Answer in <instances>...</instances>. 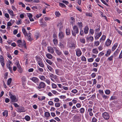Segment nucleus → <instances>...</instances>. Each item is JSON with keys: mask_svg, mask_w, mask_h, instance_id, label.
Returning a JSON list of instances; mask_svg holds the SVG:
<instances>
[{"mask_svg": "<svg viewBox=\"0 0 122 122\" xmlns=\"http://www.w3.org/2000/svg\"><path fill=\"white\" fill-rule=\"evenodd\" d=\"M73 31H72V35L75 36L76 34H78L79 33L78 29L76 25H74L73 27Z\"/></svg>", "mask_w": 122, "mask_h": 122, "instance_id": "1", "label": "nucleus"}, {"mask_svg": "<svg viewBox=\"0 0 122 122\" xmlns=\"http://www.w3.org/2000/svg\"><path fill=\"white\" fill-rule=\"evenodd\" d=\"M9 95L10 97L11 101L12 102H16L17 101V100L16 99V97L14 95L12 94L10 92H9Z\"/></svg>", "mask_w": 122, "mask_h": 122, "instance_id": "2", "label": "nucleus"}, {"mask_svg": "<svg viewBox=\"0 0 122 122\" xmlns=\"http://www.w3.org/2000/svg\"><path fill=\"white\" fill-rule=\"evenodd\" d=\"M17 43L18 44V46L21 47H22L24 46V45L26 44L24 40H23L22 41L21 40H19L17 41Z\"/></svg>", "mask_w": 122, "mask_h": 122, "instance_id": "3", "label": "nucleus"}, {"mask_svg": "<svg viewBox=\"0 0 122 122\" xmlns=\"http://www.w3.org/2000/svg\"><path fill=\"white\" fill-rule=\"evenodd\" d=\"M46 86L45 83L43 82H41L39 84V85L38 86L36 87V88L38 89H40L41 88H44Z\"/></svg>", "mask_w": 122, "mask_h": 122, "instance_id": "4", "label": "nucleus"}, {"mask_svg": "<svg viewBox=\"0 0 122 122\" xmlns=\"http://www.w3.org/2000/svg\"><path fill=\"white\" fill-rule=\"evenodd\" d=\"M102 116L103 118L106 120L109 119V116L108 113L106 112H104L102 114Z\"/></svg>", "mask_w": 122, "mask_h": 122, "instance_id": "5", "label": "nucleus"}, {"mask_svg": "<svg viewBox=\"0 0 122 122\" xmlns=\"http://www.w3.org/2000/svg\"><path fill=\"white\" fill-rule=\"evenodd\" d=\"M76 55L78 57H79L81 55L82 52L79 48L77 49L76 50Z\"/></svg>", "mask_w": 122, "mask_h": 122, "instance_id": "6", "label": "nucleus"}, {"mask_svg": "<svg viewBox=\"0 0 122 122\" xmlns=\"http://www.w3.org/2000/svg\"><path fill=\"white\" fill-rule=\"evenodd\" d=\"M17 63V66L18 68V71L20 73H21L22 72V68H21V66L19 64V61H17V62H16Z\"/></svg>", "mask_w": 122, "mask_h": 122, "instance_id": "7", "label": "nucleus"}, {"mask_svg": "<svg viewBox=\"0 0 122 122\" xmlns=\"http://www.w3.org/2000/svg\"><path fill=\"white\" fill-rule=\"evenodd\" d=\"M0 61L1 65L3 67L5 65L4 60L3 57L2 56H0Z\"/></svg>", "mask_w": 122, "mask_h": 122, "instance_id": "8", "label": "nucleus"}, {"mask_svg": "<svg viewBox=\"0 0 122 122\" xmlns=\"http://www.w3.org/2000/svg\"><path fill=\"white\" fill-rule=\"evenodd\" d=\"M30 79L33 82L35 83H37L39 81V79L36 77H33L31 78H30Z\"/></svg>", "mask_w": 122, "mask_h": 122, "instance_id": "9", "label": "nucleus"}, {"mask_svg": "<svg viewBox=\"0 0 122 122\" xmlns=\"http://www.w3.org/2000/svg\"><path fill=\"white\" fill-rule=\"evenodd\" d=\"M17 111L19 112H25L24 108L22 107H20L18 108Z\"/></svg>", "mask_w": 122, "mask_h": 122, "instance_id": "10", "label": "nucleus"}, {"mask_svg": "<svg viewBox=\"0 0 122 122\" xmlns=\"http://www.w3.org/2000/svg\"><path fill=\"white\" fill-rule=\"evenodd\" d=\"M111 43V41L109 39H108L107 41L105 44L107 46H108L110 45Z\"/></svg>", "mask_w": 122, "mask_h": 122, "instance_id": "11", "label": "nucleus"}, {"mask_svg": "<svg viewBox=\"0 0 122 122\" xmlns=\"http://www.w3.org/2000/svg\"><path fill=\"white\" fill-rule=\"evenodd\" d=\"M48 51L52 54L54 52V50L51 47H48Z\"/></svg>", "mask_w": 122, "mask_h": 122, "instance_id": "12", "label": "nucleus"}, {"mask_svg": "<svg viewBox=\"0 0 122 122\" xmlns=\"http://www.w3.org/2000/svg\"><path fill=\"white\" fill-rule=\"evenodd\" d=\"M69 47L71 48L75 49V45L73 43H70L69 44Z\"/></svg>", "mask_w": 122, "mask_h": 122, "instance_id": "13", "label": "nucleus"}, {"mask_svg": "<svg viewBox=\"0 0 122 122\" xmlns=\"http://www.w3.org/2000/svg\"><path fill=\"white\" fill-rule=\"evenodd\" d=\"M59 37L60 38L62 39L64 37L63 33L62 32H60L59 33Z\"/></svg>", "mask_w": 122, "mask_h": 122, "instance_id": "14", "label": "nucleus"}, {"mask_svg": "<svg viewBox=\"0 0 122 122\" xmlns=\"http://www.w3.org/2000/svg\"><path fill=\"white\" fill-rule=\"evenodd\" d=\"M54 48L56 51V52L58 55H61V52L56 47H54Z\"/></svg>", "mask_w": 122, "mask_h": 122, "instance_id": "15", "label": "nucleus"}, {"mask_svg": "<svg viewBox=\"0 0 122 122\" xmlns=\"http://www.w3.org/2000/svg\"><path fill=\"white\" fill-rule=\"evenodd\" d=\"M22 31L23 33L24 34V35L25 36H26L27 35V33L26 32L25 30L23 27H22Z\"/></svg>", "mask_w": 122, "mask_h": 122, "instance_id": "16", "label": "nucleus"}, {"mask_svg": "<svg viewBox=\"0 0 122 122\" xmlns=\"http://www.w3.org/2000/svg\"><path fill=\"white\" fill-rule=\"evenodd\" d=\"M89 28L87 26H86L84 29V32L85 34H87L88 32Z\"/></svg>", "mask_w": 122, "mask_h": 122, "instance_id": "17", "label": "nucleus"}, {"mask_svg": "<svg viewBox=\"0 0 122 122\" xmlns=\"http://www.w3.org/2000/svg\"><path fill=\"white\" fill-rule=\"evenodd\" d=\"M118 45L117 43H115L114 44V45L112 46V51H114Z\"/></svg>", "mask_w": 122, "mask_h": 122, "instance_id": "18", "label": "nucleus"}, {"mask_svg": "<svg viewBox=\"0 0 122 122\" xmlns=\"http://www.w3.org/2000/svg\"><path fill=\"white\" fill-rule=\"evenodd\" d=\"M8 11L10 15H11L12 16H15V15L13 13V12L12 10H8Z\"/></svg>", "mask_w": 122, "mask_h": 122, "instance_id": "19", "label": "nucleus"}, {"mask_svg": "<svg viewBox=\"0 0 122 122\" xmlns=\"http://www.w3.org/2000/svg\"><path fill=\"white\" fill-rule=\"evenodd\" d=\"M36 60L37 61L38 63L42 61V60L41 58L40 57L36 56Z\"/></svg>", "mask_w": 122, "mask_h": 122, "instance_id": "20", "label": "nucleus"}, {"mask_svg": "<svg viewBox=\"0 0 122 122\" xmlns=\"http://www.w3.org/2000/svg\"><path fill=\"white\" fill-rule=\"evenodd\" d=\"M57 26L58 28H59L60 30L63 27L62 23L61 22L59 23L57 25Z\"/></svg>", "mask_w": 122, "mask_h": 122, "instance_id": "21", "label": "nucleus"}, {"mask_svg": "<svg viewBox=\"0 0 122 122\" xmlns=\"http://www.w3.org/2000/svg\"><path fill=\"white\" fill-rule=\"evenodd\" d=\"M31 35V34L30 33H29V34H27V36L28 37V40L30 41H31L33 40V39L31 38V37L30 36Z\"/></svg>", "mask_w": 122, "mask_h": 122, "instance_id": "22", "label": "nucleus"}, {"mask_svg": "<svg viewBox=\"0 0 122 122\" xmlns=\"http://www.w3.org/2000/svg\"><path fill=\"white\" fill-rule=\"evenodd\" d=\"M46 56L47 57L48 59H51L52 58V56L50 54L48 53L46 55Z\"/></svg>", "mask_w": 122, "mask_h": 122, "instance_id": "23", "label": "nucleus"}, {"mask_svg": "<svg viewBox=\"0 0 122 122\" xmlns=\"http://www.w3.org/2000/svg\"><path fill=\"white\" fill-rule=\"evenodd\" d=\"M102 34V33L101 32H100L99 33H98V34L95 37V38L97 39H98L100 36Z\"/></svg>", "mask_w": 122, "mask_h": 122, "instance_id": "24", "label": "nucleus"}, {"mask_svg": "<svg viewBox=\"0 0 122 122\" xmlns=\"http://www.w3.org/2000/svg\"><path fill=\"white\" fill-rule=\"evenodd\" d=\"M111 51L110 49H108L107 51V54H105L107 56H108L111 53Z\"/></svg>", "mask_w": 122, "mask_h": 122, "instance_id": "25", "label": "nucleus"}, {"mask_svg": "<svg viewBox=\"0 0 122 122\" xmlns=\"http://www.w3.org/2000/svg\"><path fill=\"white\" fill-rule=\"evenodd\" d=\"M45 115L46 117H48L50 116V113L48 112H45Z\"/></svg>", "mask_w": 122, "mask_h": 122, "instance_id": "26", "label": "nucleus"}, {"mask_svg": "<svg viewBox=\"0 0 122 122\" xmlns=\"http://www.w3.org/2000/svg\"><path fill=\"white\" fill-rule=\"evenodd\" d=\"M38 63V65L41 67H43L44 66V65L42 62V61L39 62Z\"/></svg>", "mask_w": 122, "mask_h": 122, "instance_id": "27", "label": "nucleus"}, {"mask_svg": "<svg viewBox=\"0 0 122 122\" xmlns=\"http://www.w3.org/2000/svg\"><path fill=\"white\" fill-rule=\"evenodd\" d=\"M47 67L48 69L51 71H53V69L50 66L48 65H47Z\"/></svg>", "mask_w": 122, "mask_h": 122, "instance_id": "28", "label": "nucleus"}, {"mask_svg": "<svg viewBox=\"0 0 122 122\" xmlns=\"http://www.w3.org/2000/svg\"><path fill=\"white\" fill-rule=\"evenodd\" d=\"M3 114L4 116H6V117H7L8 115V112L7 111H5L3 113Z\"/></svg>", "mask_w": 122, "mask_h": 122, "instance_id": "29", "label": "nucleus"}, {"mask_svg": "<svg viewBox=\"0 0 122 122\" xmlns=\"http://www.w3.org/2000/svg\"><path fill=\"white\" fill-rule=\"evenodd\" d=\"M79 111L81 113H83L85 112V109L83 108H81L80 109Z\"/></svg>", "mask_w": 122, "mask_h": 122, "instance_id": "30", "label": "nucleus"}, {"mask_svg": "<svg viewBox=\"0 0 122 122\" xmlns=\"http://www.w3.org/2000/svg\"><path fill=\"white\" fill-rule=\"evenodd\" d=\"M12 81V79L11 78H10L7 81V85H9L10 84Z\"/></svg>", "mask_w": 122, "mask_h": 122, "instance_id": "31", "label": "nucleus"}, {"mask_svg": "<svg viewBox=\"0 0 122 122\" xmlns=\"http://www.w3.org/2000/svg\"><path fill=\"white\" fill-rule=\"evenodd\" d=\"M92 52L94 53L97 54L98 53V51L97 49L96 48L93 49Z\"/></svg>", "mask_w": 122, "mask_h": 122, "instance_id": "32", "label": "nucleus"}, {"mask_svg": "<svg viewBox=\"0 0 122 122\" xmlns=\"http://www.w3.org/2000/svg\"><path fill=\"white\" fill-rule=\"evenodd\" d=\"M77 24H78V25L79 26V27L80 28V29H81L83 26L82 24V22H78Z\"/></svg>", "mask_w": 122, "mask_h": 122, "instance_id": "33", "label": "nucleus"}, {"mask_svg": "<svg viewBox=\"0 0 122 122\" xmlns=\"http://www.w3.org/2000/svg\"><path fill=\"white\" fill-rule=\"evenodd\" d=\"M65 45V44L62 42H60V46L61 48H63Z\"/></svg>", "mask_w": 122, "mask_h": 122, "instance_id": "34", "label": "nucleus"}, {"mask_svg": "<svg viewBox=\"0 0 122 122\" xmlns=\"http://www.w3.org/2000/svg\"><path fill=\"white\" fill-rule=\"evenodd\" d=\"M46 97L44 96H42L41 97H39L38 98L39 100L42 101L45 100Z\"/></svg>", "mask_w": 122, "mask_h": 122, "instance_id": "35", "label": "nucleus"}, {"mask_svg": "<svg viewBox=\"0 0 122 122\" xmlns=\"http://www.w3.org/2000/svg\"><path fill=\"white\" fill-rule=\"evenodd\" d=\"M22 22L21 20L20 19H19L16 22V24L17 25H19L21 24Z\"/></svg>", "mask_w": 122, "mask_h": 122, "instance_id": "36", "label": "nucleus"}, {"mask_svg": "<svg viewBox=\"0 0 122 122\" xmlns=\"http://www.w3.org/2000/svg\"><path fill=\"white\" fill-rule=\"evenodd\" d=\"M70 31L69 29H67L66 30V35H69L70 33Z\"/></svg>", "mask_w": 122, "mask_h": 122, "instance_id": "37", "label": "nucleus"}, {"mask_svg": "<svg viewBox=\"0 0 122 122\" xmlns=\"http://www.w3.org/2000/svg\"><path fill=\"white\" fill-rule=\"evenodd\" d=\"M106 38V36L105 35H103L102 37L100 39V41H101L102 40H105Z\"/></svg>", "mask_w": 122, "mask_h": 122, "instance_id": "38", "label": "nucleus"}, {"mask_svg": "<svg viewBox=\"0 0 122 122\" xmlns=\"http://www.w3.org/2000/svg\"><path fill=\"white\" fill-rule=\"evenodd\" d=\"M25 119L27 121H29L30 119V117L28 116H26L25 118Z\"/></svg>", "mask_w": 122, "mask_h": 122, "instance_id": "39", "label": "nucleus"}, {"mask_svg": "<svg viewBox=\"0 0 122 122\" xmlns=\"http://www.w3.org/2000/svg\"><path fill=\"white\" fill-rule=\"evenodd\" d=\"M46 61L47 63L50 65H51L52 63V62L50 60L46 59Z\"/></svg>", "mask_w": 122, "mask_h": 122, "instance_id": "40", "label": "nucleus"}, {"mask_svg": "<svg viewBox=\"0 0 122 122\" xmlns=\"http://www.w3.org/2000/svg\"><path fill=\"white\" fill-rule=\"evenodd\" d=\"M102 97L104 99H107L109 97L105 95H102Z\"/></svg>", "mask_w": 122, "mask_h": 122, "instance_id": "41", "label": "nucleus"}, {"mask_svg": "<svg viewBox=\"0 0 122 122\" xmlns=\"http://www.w3.org/2000/svg\"><path fill=\"white\" fill-rule=\"evenodd\" d=\"M40 79L42 80H44L46 79L45 77L43 76H41L40 77Z\"/></svg>", "mask_w": 122, "mask_h": 122, "instance_id": "42", "label": "nucleus"}, {"mask_svg": "<svg viewBox=\"0 0 122 122\" xmlns=\"http://www.w3.org/2000/svg\"><path fill=\"white\" fill-rule=\"evenodd\" d=\"M80 41L81 43H85V40L84 38H82L80 39Z\"/></svg>", "mask_w": 122, "mask_h": 122, "instance_id": "43", "label": "nucleus"}, {"mask_svg": "<svg viewBox=\"0 0 122 122\" xmlns=\"http://www.w3.org/2000/svg\"><path fill=\"white\" fill-rule=\"evenodd\" d=\"M59 5L60 6L64 7H66V6L63 3H59Z\"/></svg>", "mask_w": 122, "mask_h": 122, "instance_id": "44", "label": "nucleus"}, {"mask_svg": "<svg viewBox=\"0 0 122 122\" xmlns=\"http://www.w3.org/2000/svg\"><path fill=\"white\" fill-rule=\"evenodd\" d=\"M33 2L39 3V0H30V2Z\"/></svg>", "mask_w": 122, "mask_h": 122, "instance_id": "45", "label": "nucleus"}, {"mask_svg": "<svg viewBox=\"0 0 122 122\" xmlns=\"http://www.w3.org/2000/svg\"><path fill=\"white\" fill-rule=\"evenodd\" d=\"M53 41L54 44L55 45H56L57 43V39H54Z\"/></svg>", "mask_w": 122, "mask_h": 122, "instance_id": "46", "label": "nucleus"}, {"mask_svg": "<svg viewBox=\"0 0 122 122\" xmlns=\"http://www.w3.org/2000/svg\"><path fill=\"white\" fill-rule=\"evenodd\" d=\"M110 92V91L109 90H107L105 91V93L107 94H109Z\"/></svg>", "mask_w": 122, "mask_h": 122, "instance_id": "47", "label": "nucleus"}, {"mask_svg": "<svg viewBox=\"0 0 122 122\" xmlns=\"http://www.w3.org/2000/svg\"><path fill=\"white\" fill-rule=\"evenodd\" d=\"M48 104L51 106H53L54 104V103L52 101H49L48 103Z\"/></svg>", "mask_w": 122, "mask_h": 122, "instance_id": "48", "label": "nucleus"}, {"mask_svg": "<svg viewBox=\"0 0 122 122\" xmlns=\"http://www.w3.org/2000/svg\"><path fill=\"white\" fill-rule=\"evenodd\" d=\"M55 106L57 107H58L60 106V104L59 103H57L55 104Z\"/></svg>", "mask_w": 122, "mask_h": 122, "instance_id": "49", "label": "nucleus"}, {"mask_svg": "<svg viewBox=\"0 0 122 122\" xmlns=\"http://www.w3.org/2000/svg\"><path fill=\"white\" fill-rule=\"evenodd\" d=\"M71 92L72 93L75 94L77 92V91L76 89H74L72 90Z\"/></svg>", "mask_w": 122, "mask_h": 122, "instance_id": "50", "label": "nucleus"}, {"mask_svg": "<svg viewBox=\"0 0 122 122\" xmlns=\"http://www.w3.org/2000/svg\"><path fill=\"white\" fill-rule=\"evenodd\" d=\"M114 56H110V57L108 58V59L110 61H111L112 60V58Z\"/></svg>", "mask_w": 122, "mask_h": 122, "instance_id": "51", "label": "nucleus"}, {"mask_svg": "<svg viewBox=\"0 0 122 122\" xmlns=\"http://www.w3.org/2000/svg\"><path fill=\"white\" fill-rule=\"evenodd\" d=\"M7 66L8 67V69H9L11 72H12V68L10 65H7Z\"/></svg>", "mask_w": 122, "mask_h": 122, "instance_id": "52", "label": "nucleus"}, {"mask_svg": "<svg viewBox=\"0 0 122 122\" xmlns=\"http://www.w3.org/2000/svg\"><path fill=\"white\" fill-rule=\"evenodd\" d=\"M52 87L54 88H56L57 87V86L54 83H53L52 84Z\"/></svg>", "mask_w": 122, "mask_h": 122, "instance_id": "53", "label": "nucleus"}, {"mask_svg": "<svg viewBox=\"0 0 122 122\" xmlns=\"http://www.w3.org/2000/svg\"><path fill=\"white\" fill-rule=\"evenodd\" d=\"M94 44L96 45V46H97L99 44V43L98 41L95 42L94 43Z\"/></svg>", "mask_w": 122, "mask_h": 122, "instance_id": "54", "label": "nucleus"}, {"mask_svg": "<svg viewBox=\"0 0 122 122\" xmlns=\"http://www.w3.org/2000/svg\"><path fill=\"white\" fill-rule=\"evenodd\" d=\"M38 68L39 67V68L38 69V71H40L41 72H43V69L41 68H40L39 67H38Z\"/></svg>", "mask_w": 122, "mask_h": 122, "instance_id": "55", "label": "nucleus"}, {"mask_svg": "<svg viewBox=\"0 0 122 122\" xmlns=\"http://www.w3.org/2000/svg\"><path fill=\"white\" fill-rule=\"evenodd\" d=\"M101 0L104 4L107 6L108 5V4L104 0Z\"/></svg>", "mask_w": 122, "mask_h": 122, "instance_id": "56", "label": "nucleus"}, {"mask_svg": "<svg viewBox=\"0 0 122 122\" xmlns=\"http://www.w3.org/2000/svg\"><path fill=\"white\" fill-rule=\"evenodd\" d=\"M100 30V29L99 28L96 29L95 30L96 33V34L98 33L99 32V31Z\"/></svg>", "mask_w": 122, "mask_h": 122, "instance_id": "57", "label": "nucleus"}, {"mask_svg": "<svg viewBox=\"0 0 122 122\" xmlns=\"http://www.w3.org/2000/svg\"><path fill=\"white\" fill-rule=\"evenodd\" d=\"M50 18L48 17H45L44 18L45 20L46 21H47L48 20H50Z\"/></svg>", "mask_w": 122, "mask_h": 122, "instance_id": "58", "label": "nucleus"}, {"mask_svg": "<svg viewBox=\"0 0 122 122\" xmlns=\"http://www.w3.org/2000/svg\"><path fill=\"white\" fill-rule=\"evenodd\" d=\"M45 81L49 85L50 84V81L47 79Z\"/></svg>", "mask_w": 122, "mask_h": 122, "instance_id": "59", "label": "nucleus"}, {"mask_svg": "<svg viewBox=\"0 0 122 122\" xmlns=\"http://www.w3.org/2000/svg\"><path fill=\"white\" fill-rule=\"evenodd\" d=\"M92 14L91 13H88L86 14V15L87 16H92Z\"/></svg>", "mask_w": 122, "mask_h": 122, "instance_id": "60", "label": "nucleus"}, {"mask_svg": "<svg viewBox=\"0 0 122 122\" xmlns=\"http://www.w3.org/2000/svg\"><path fill=\"white\" fill-rule=\"evenodd\" d=\"M55 15L56 16H59L60 15V14L59 12H55Z\"/></svg>", "mask_w": 122, "mask_h": 122, "instance_id": "61", "label": "nucleus"}, {"mask_svg": "<svg viewBox=\"0 0 122 122\" xmlns=\"http://www.w3.org/2000/svg\"><path fill=\"white\" fill-rule=\"evenodd\" d=\"M27 15L29 17V18L32 17V15L30 13H28L27 14Z\"/></svg>", "mask_w": 122, "mask_h": 122, "instance_id": "62", "label": "nucleus"}, {"mask_svg": "<svg viewBox=\"0 0 122 122\" xmlns=\"http://www.w3.org/2000/svg\"><path fill=\"white\" fill-rule=\"evenodd\" d=\"M12 25V24L10 22H9L7 23V26H10Z\"/></svg>", "mask_w": 122, "mask_h": 122, "instance_id": "63", "label": "nucleus"}, {"mask_svg": "<svg viewBox=\"0 0 122 122\" xmlns=\"http://www.w3.org/2000/svg\"><path fill=\"white\" fill-rule=\"evenodd\" d=\"M97 119L95 117L92 118V121L93 122H96Z\"/></svg>", "mask_w": 122, "mask_h": 122, "instance_id": "64", "label": "nucleus"}]
</instances>
